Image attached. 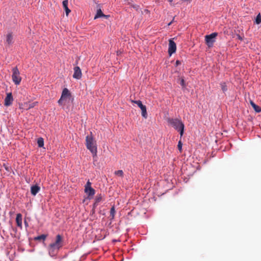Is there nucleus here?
Wrapping results in <instances>:
<instances>
[{
  "label": "nucleus",
  "mask_w": 261,
  "mask_h": 261,
  "mask_svg": "<svg viewBox=\"0 0 261 261\" xmlns=\"http://www.w3.org/2000/svg\"><path fill=\"white\" fill-rule=\"evenodd\" d=\"M63 238L60 234L56 236V241L54 243L49 244L48 246V252L51 256H55L58 250L63 246Z\"/></svg>",
  "instance_id": "f257e3e1"
},
{
  "label": "nucleus",
  "mask_w": 261,
  "mask_h": 261,
  "mask_svg": "<svg viewBox=\"0 0 261 261\" xmlns=\"http://www.w3.org/2000/svg\"><path fill=\"white\" fill-rule=\"evenodd\" d=\"M86 146L93 155H96L97 153V147L96 142L94 141L91 133L90 135H88L86 137Z\"/></svg>",
  "instance_id": "f03ea898"
},
{
  "label": "nucleus",
  "mask_w": 261,
  "mask_h": 261,
  "mask_svg": "<svg viewBox=\"0 0 261 261\" xmlns=\"http://www.w3.org/2000/svg\"><path fill=\"white\" fill-rule=\"evenodd\" d=\"M167 122L169 124H170L176 130L178 129V128H179L182 126V125H184L181 119L178 118H168L167 119Z\"/></svg>",
  "instance_id": "7ed1b4c3"
},
{
  "label": "nucleus",
  "mask_w": 261,
  "mask_h": 261,
  "mask_svg": "<svg viewBox=\"0 0 261 261\" xmlns=\"http://www.w3.org/2000/svg\"><path fill=\"white\" fill-rule=\"evenodd\" d=\"M13 73L12 78L13 82L17 85H19L21 81V77L20 76V72L17 67L12 69Z\"/></svg>",
  "instance_id": "20e7f679"
},
{
  "label": "nucleus",
  "mask_w": 261,
  "mask_h": 261,
  "mask_svg": "<svg viewBox=\"0 0 261 261\" xmlns=\"http://www.w3.org/2000/svg\"><path fill=\"white\" fill-rule=\"evenodd\" d=\"M84 191L89 199L92 198L95 193V191L91 187V183L89 180L85 185Z\"/></svg>",
  "instance_id": "39448f33"
},
{
  "label": "nucleus",
  "mask_w": 261,
  "mask_h": 261,
  "mask_svg": "<svg viewBox=\"0 0 261 261\" xmlns=\"http://www.w3.org/2000/svg\"><path fill=\"white\" fill-rule=\"evenodd\" d=\"M217 35L218 33L215 32L205 36V42L209 47L212 46L213 43L215 42V38Z\"/></svg>",
  "instance_id": "423d86ee"
},
{
  "label": "nucleus",
  "mask_w": 261,
  "mask_h": 261,
  "mask_svg": "<svg viewBox=\"0 0 261 261\" xmlns=\"http://www.w3.org/2000/svg\"><path fill=\"white\" fill-rule=\"evenodd\" d=\"M132 102L136 103L138 106L141 109L142 111V116L146 118L147 117V113L146 111V106L143 105L140 100L132 101Z\"/></svg>",
  "instance_id": "0eeeda50"
},
{
  "label": "nucleus",
  "mask_w": 261,
  "mask_h": 261,
  "mask_svg": "<svg viewBox=\"0 0 261 261\" xmlns=\"http://www.w3.org/2000/svg\"><path fill=\"white\" fill-rule=\"evenodd\" d=\"M176 50V43L173 41L172 39L169 40V48L168 53L170 56L172 55L173 53H175Z\"/></svg>",
  "instance_id": "6e6552de"
},
{
  "label": "nucleus",
  "mask_w": 261,
  "mask_h": 261,
  "mask_svg": "<svg viewBox=\"0 0 261 261\" xmlns=\"http://www.w3.org/2000/svg\"><path fill=\"white\" fill-rule=\"evenodd\" d=\"M13 100L12 93H8L7 94V96L5 99L4 105L8 107L12 105Z\"/></svg>",
  "instance_id": "1a4fd4ad"
},
{
  "label": "nucleus",
  "mask_w": 261,
  "mask_h": 261,
  "mask_svg": "<svg viewBox=\"0 0 261 261\" xmlns=\"http://www.w3.org/2000/svg\"><path fill=\"white\" fill-rule=\"evenodd\" d=\"M73 69L74 73L73 74V77L76 79H80L82 75L80 68L78 66H76Z\"/></svg>",
  "instance_id": "9d476101"
},
{
  "label": "nucleus",
  "mask_w": 261,
  "mask_h": 261,
  "mask_svg": "<svg viewBox=\"0 0 261 261\" xmlns=\"http://www.w3.org/2000/svg\"><path fill=\"white\" fill-rule=\"evenodd\" d=\"M16 222L18 227L22 228V215L20 213L17 214L16 218Z\"/></svg>",
  "instance_id": "9b49d317"
},
{
  "label": "nucleus",
  "mask_w": 261,
  "mask_h": 261,
  "mask_svg": "<svg viewBox=\"0 0 261 261\" xmlns=\"http://www.w3.org/2000/svg\"><path fill=\"white\" fill-rule=\"evenodd\" d=\"M70 93L69 90L67 88H64L62 91L61 97L65 100H66L67 98L70 97Z\"/></svg>",
  "instance_id": "f8f14e48"
},
{
  "label": "nucleus",
  "mask_w": 261,
  "mask_h": 261,
  "mask_svg": "<svg viewBox=\"0 0 261 261\" xmlns=\"http://www.w3.org/2000/svg\"><path fill=\"white\" fill-rule=\"evenodd\" d=\"M40 190V188L38 186H37V185L33 186L31 187V194L35 196L37 194V193L39 192Z\"/></svg>",
  "instance_id": "ddd939ff"
},
{
  "label": "nucleus",
  "mask_w": 261,
  "mask_h": 261,
  "mask_svg": "<svg viewBox=\"0 0 261 261\" xmlns=\"http://www.w3.org/2000/svg\"><path fill=\"white\" fill-rule=\"evenodd\" d=\"M13 39L12 34L11 33H8L6 36V43L9 45L12 44L13 43Z\"/></svg>",
  "instance_id": "4468645a"
},
{
  "label": "nucleus",
  "mask_w": 261,
  "mask_h": 261,
  "mask_svg": "<svg viewBox=\"0 0 261 261\" xmlns=\"http://www.w3.org/2000/svg\"><path fill=\"white\" fill-rule=\"evenodd\" d=\"M102 197L103 196L101 194L96 195L95 198V202L93 204L94 207H96L98 205V203L101 201Z\"/></svg>",
  "instance_id": "2eb2a0df"
},
{
  "label": "nucleus",
  "mask_w": 261,
  "mask_h": 261,
  "mask_svg": "<svg viewBox=\"0 0 261 261\" xmlns=\"http://www.w3.org/2000/svg\"><path fill=\"white\" fill-rule=\"evenodd\" d=\"M68 0H64L63 2V6L66 12V16H68L69 13L70 12V10L68 8Z\"/></svg>",
  "instance_id": "dca6fc26"
},
{
  "label": "nucleus",
  "mask_w": 261,
  "mask_h": 261,
  "mask_svg": "<svg viewBox=\"0 0 261 261\" xmlns=\"http://www.w3.org/2000/svg\"><path fill=\"white\" fill-rule=\"evenodd\" d=\"M37 105H38V102L37 101H35V102H34L31 103H25L24 104V106H26V109L27 110L33 108L35 107V106H36Z\"/></svg>",
  "instance_id": "f3484780"
},
{
  "label": "nucleus",
  "mask_w": 261,
  "mask_h": 261,
  "mask_svg": "<svg viewBox=\"0 0 261 261\" xmlns=\"http://www.w3.org/2000/svg\"><path fill=\"white\" fill-rule=\"evenodd\" d=\"M250 104L256 112L259 113L261 112V108L255 105L252 101H250Z\"/></svg>",
  "instance_id": "a211bd4d"
},
{
  "label": "nucleus",
  "mask_w": 261,
  "mask_h": 261,
  "mask_svg": "<svg viewBox=\"0 0 261 261\" xmlns=\"http://www.w3.org/2000/svg\"><path fill=\"white\" fill-rule=\"evenodd\" d=\"M102 16H104V14L102 13L101 10L100 9H99L97 10V13L94 17V19H96L98 18L101 17Z\"/></svg>",
  "instance_id": "6ab92c4d"
},
{
  "label": "nucleus",
  "mask_w": 261,
  "mask_h": 261,
  "mask_svg": "<svg viewBox=\"0 0 261 261\" xmlns=\"http://www.w3.org/2000/svg\"><path fill=\"white\" fill-rule=\"evenodd\" d=\"M220 85L221 90H222L223 93H225L227 90V87L226 83L222 82L220 84Z\"/></svg>",
  "instance_id": "aec40b11"
},
{
  "label": "nucleus",
  "mask_w": 261,
  "mask_h": 261,
  "mask_svg": "<svg viewBox=\"0 0 261 261\" xmlns=\"http://www.w3.org/2000/svg\"><path fill=\"white\" fill-rule=\"evenodd\" d=\"M38 146L39 147H42L44 146V140L42 138H38L37 140Z\"/></svg>",
  "instance_id": "412c9836"
},
{
  "label": "nucleus",
  "mask_w": 261,
  "mask_h": 261,
  "mask_svg": "<svg viewBox=\"0 0 261 261\" xmlns=\"http://www.w3.org/2000/svg\"><path fill=\"white\" fill-rule=\"evenodd\" d=\"M47 235L46 234H41L40 236H37L35 238V240H45L46 238Z\"/></svg>",
  "instance_id": "4be33fe9"
},
{
  "label": "nucleus",
  "mask_w": 261,
  "mask_h": 261,
  "mask_svg": "<svg viewBox=\"0 0 261 261\" xmlns=\"http://www.w3.org/2000/svg\"><path fill=\"white\" fill-rule=\"evenodd\" d=\"M115 210L114 206H112L110 210V216L112 217V219H113L115 216Z\"/></svg>",
  "instance_id": "5701e85b"
},
{
  "label": "nucleus",
  "mask_w": 261,
  "mask_h": 261,
  "mask_svg": "<svg viewBox=\"0 0 261 261\" xmlns=\"http://www.w3.org/2000/svg\"><path fill=\"white\" fill-rule=\"evenodd\" d=\"M114 174L115 175H118L120 177L123 176V172L122 170H119L115 171Z\"/></svg>",
  "instance_id": "b1692460"
},
{
  "label": "nucleus",
  "mask_w": 261,
  "mask_h": 261,
  "mask_svg": "<svg viewBox=\"0 0 261 261\" xmlns=\"http://www.w3.org/2000/svg\"><path fill=\"white\" fill-rule=\"evenodd\" d=\"M184 128L185 125H182V126L179 128H178V129L177 130V131L179 132L180 137H182L184 134Z\"/></svg>",
  "instance_id": "393cba45"
},
{
  "label": "nucleus",
  "mask_w": 261,
  "mask_h": 261,
  "mask_svg": "<svg viewBox=\"0 0 261 261\" xmlns=\"http://www.w3.org/2000/svg\"><path fill=\"white\" fill-rule=\"evenodd\" d=\"M255 22L256 24H259L261 22V16L260 13H259L256 18Z\"/></svg>",
  "instance_id": "a878e982"
},
{
  "label": "nucleus",
  "mask_w": 261,
  "mask_h": 261,
  "mask_svg": "<svg viewBox=\"0 0 261 261\" xmlns=\"http://www.w3.org/2000/svg\"><path fill=\"white\" fill-rule=\"evenodd\" d=\"M182 144L181 141H179L178 143L177 148L180 152L182 151Z\"/></svg>",
  "instance_id": "bb28decb"
},
{
  "label": "nucleus",
  "mask_w": 261,
  "mask_h": 261,
  "mask_svg": "<svg viewBox=\"0 0 261 261\" xmlns=\"http://www.w3.org/2000/svg\"><path fill=\"white\" fill-rule=\"evenodd\" d=\"M65 100L64 98H62L61 97V98H60V99L58 100V103L60 105H62L63 104V101Z\"/></svg>",
  "instance_id": "cd10ccee"
},
{
  "label": "nucleus",
  "mask_w": 261,
  "mask_h": 261,
  "mask_svg": "<svg viewBox=\"0 0 261 261\" xmlns=\"http://www.w3.org/2000/svg\"><path fill=\"white\" fill-rule=\"evenodd\" d=\"M180 84L182 86V87H185L186 85L185 84V81L184 79H181Z\"/></svg>",
  "instance_id": "c85d7f7f"
},
{
  "label": "nucleus",
  "mask_w": 261,
  "mask_h": 261,
  "mask_svg": "<svg viewBox=\"0 0 261 261\" xmlns=\"http://www.w3.org/2000/svg\"><path fill=\"white\" fill-rule=\"evenodd\" d=\"M237 38H238V39L240 40H243V37L242 36H241V35H240L239 34H237Z\"/></svg>",
  "instance_id": "c756f323"
},
{
  "label": "nucleus",
  "mask_w": 261,
  "mask_h": 261,
  "mask_svg": "<svg viewBox=\"0 0 261 261\" xmlns=\"http://www.w3.org/2000/svg\"><path fill=\"white\" fill-rule=\"evenodd\" d=\"M102 17L107 19V18L110 17V15H105L104 14V16H102Z\"/></svg>",
  "instance_id": "7c9ffc66"
},
{
  "label": "nucleus",
  "mask_w": 261,
  "mask_h": 261,
  "mask_svg": "<svg viewBox=\"0 0 261 261\" xmlns=\"http://www.w3.org/2000/svg\"><path fill=\"white\" fill-rule=\"evenodd\" d=\"M168 1L170 3V5L171 6H174V5L172 4V1L173 0H168Z\"/></svg>",
  "instance_id": "2f4dec72"
},
{
  "label": "nucleus",
  "mask_w": 261,
  "mask_h": 261,
  "mask_svg": "<svg viewBox=\"0 0 261 261\" xmlns=\"http://www.w3.org/2000/svg\"><path fill=\"white\" fill-rule=\"evenodd\" d=\"M24 224L26 227L28 226V223L26 221H24Z\"/></svg>",
  "instance_id": "473e14b6"
},
{
  "label": "nucleus",
  "mask_w": 261,
  "mask_h": 261,
  "mask_svg": "<svg viewBox=\"0 0 261 261\" xmlns=\"http://www.w3.org/2000/svg\"><path fill=\"white\" fill-rule=\"evenodd\" d=\"M173 20H174V18L173 19L172 21H171L170 22H169V23H168V25L169 26V25H170L171 24V23H172V22H173Z\"/></svg>",
  "instance_id": "72a5a7b5"
},
{
  "label": "nucleus",
  "mask_w": 261,
  "mask_h": 261,
  "mask_svg": "<svg viewBox=\"0 0 261 261\" xmlns=\"http://www.w3.org/2000/svg\"><path fill=\"white\" fill-rule=\"evenodd\" d=\"M176 63L177 65H178L179 64V61H178V60L176 61Z\"/></svg>",
  "instance_id": "f704fd0d"
}]
</instances>
